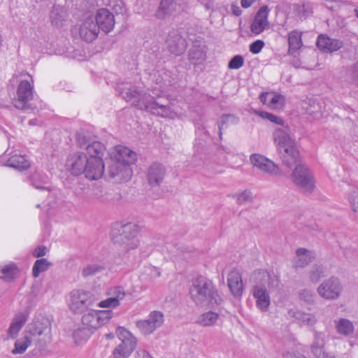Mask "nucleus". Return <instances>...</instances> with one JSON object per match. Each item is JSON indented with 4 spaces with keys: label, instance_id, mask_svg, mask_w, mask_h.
<instances>
[{
    "label": "nucleus",
    "instance_id": "obj_1",
    "mask_svg": "<svg viewBox=\"0 0 358 358\" xmlns=\"http://www.w3.org/2000/svg\"><path fill=\"white\" fill-rule=\"evenodd\" d=\"M121 93L127 101H131L140 109H145L161 117L173 119L182 115L181 110L175 104L178 103L176 100L171 101L168 98L159 97L155 99L147 93H143L135 86L125 89Z\"/></svg>",
    "mask_w": 358,
    "mask_h": 358
},
{
    "label": "nucleus",
    "instance_id": "obj_2",
    "mask_svg": "<svg viewBox=\"0 0 358 358\" xmlns=\"http://www.w3.org/2000/svg\"><path fill=\"white\" fill-rule=\"evenodd\" d=\"M79 151L74 153L70 159V171L72 175L78 176L83 173L91 180L100 179L105 170L103 157L88 155Z\"/></svg>",
    "mask_w": 358,
    "mask_h": 358
},
{
    "label": "nucleus",
    "instance_id": "obj_3",
    "mask_svg": "<svg viewBox=\"0 0 358 358\" xmlns=\"http://www.w3.org/2000/svg\"><path fill=\"white\" fill-rule=\"evenodd\" d=\"M273 139L283 163L288 167L299 162V153L288 126L278 127L273 130Z\"/></svg>",
    "mask_w": 358,
    "mask_h": 358
},
{
    "label": "nucleus",
    "instance_id": "obj_4",
    "mask_svg": "<svg viewBox=\"0 0 358 358\" xmlns=\"http://www.w3.org/2000/svg\"><path fill=\"white\" fill-rule=\"evenodd\" d=\"M190 297L198 306L214 307L221 304L222 299L212 281L203 276L193 280L189 289Z\"/></svg>",
    "mask_w": 358,
    "mask_h": 358
},
{
    "label": "nucleus",
    "instance_id": "obj_5",
    "mask_svg": "<svg viewBox=\"0 0 358 358\" xmlns=\"http://www.w3.org/2000/svg\"><path fill=\"white\" fill-rule=\"evenodd\" d=\"M138 232L139 227L135 223H115L112 227L111 240L115 244L122 245L126 251H129L139 245Z\"/></svg>",
    "mask_w": 358,
    "mask_h": 358
},
{
    "label": "nucleus",
    "instance_id": "obj_6",
    "mask_svg": "<svg viewBox=\"0 0 358 358\" xmlns=\"http://www.w3.org/2000/svg\"><path fill=\"white\" fill-rule=\"evenodd\" d=\"M278 279L267 271L260 273V282L253 287L252 296L256 299V306L262 312H266L271 303L268 289L276 287Z\"/></svg>",
    "mask_w": 358,
    "mask_h": 358
},
{
    "label": "nucleus",
    "instance_id": "obj_7",
    "mask_svg": "<svg viewBox=\"0 0 358 358\" xmlns=\"http://www.w3.org/2000/svg\"><path fill=\"white\" fill-rule=\"evenodd\" d=\"M27 77L28 79L22 80L18 84L16 97L13 99L14 106L22 110L30 108L29 101L34 99V79L29 73H27Z\"/></svg>",
    "mask_w": 358,
    "mask_h": 358
},
{
    "label": "nucleus",
    "instance_id": "obj_8",
    "mask_svg": "<svg viewBox=\"0 0 358 358\" xmlns=\"http://www.w3.org/2000/svg\"><path fill=\"white\" fill-rule=\"evenodd\" d=\"M99 296V294L94 291L73 290L71 292L70 308L74 312H82L85 308L96 303Z\"/></svg>",
    "mask_w": 358,
    "mask_h": 358
},
{
    "label": "nucleus",
    "instance_id": "obj_9",
    "mask_svg": "<svg viewBox=\"0 0 358 358\" xmlns=\"http://www.w3.org/2000/svg\"><path fill=\"white\" fill-rule=\"evenodd\" d=\"M294 164H296V167L292 174V180L303 191L310 193L315 187L312 174L303 165L298 164V162L293 165Z\"/></svg>",
    "mask_w": 358,
    "mask_h": 358
},
{
    "label": "nucleus",
    "instance_id": "obj_10",
    "mask_svg": "<svg viewBox=\"0 0 358 358\" xmlns=\"http://www.w3.org/2000/svg\"><path fill=\"white\" fill-rule=\"evenodd\" d=\"M99 25L96 23L94 14L89 11L83 15L80 24L79 33L80 37L87 42L95 40L99 34Z\"/></svg>",
    "mask_w": 358,
    "mask_h": 358
},
{
    "label": "nucleus",
    "instance_id": "obj_11",
    "mask_svg": "<svg viewBox=\"0 0 358 358\" xmlns=\"http://www.w3.org/2000/svg\"><path fill=\"white\" fill-rule=\"evenodd\" d=\"M76 143L80 148L86 150L88 155L103 157L106 150L102 143L92 141L89 134L85 131L76 134Z\"/></svg>",
    "mask_w": 358,
    "mask_h": 358
},
{
    "label": "nucleus",
    "instance_id": "obj_12",
    "mask_svg": "<svg viewBox=\"0 0 358 358\" xmlns=\"http://www.w3.org/2000/svg\"><path fill=\"white\" fill-rule=\"evenodd\" d=\"M164 322V314L161 311L153 310L147 319L137 321L136 325L143 334L149 335L159 328Z\"/></svg>",
    "mask_w": 358,
    "mask_h": 358
},
{
    "label": "nucleus",
    "instance_id": "obj_13",
    "mask_svg": "<svg viewBox=\"0 0 358 358\" xmlns=\"http://www.w3.org/2000/svg\"><path fill=\"white\" fill-rule=\"evenodd\" d=\"M107 171L115 182H127L132 176V170L128 164L111 158Z\"/></svg>",
    "mask_w": 358,
    "mask_h": 358
},
{
    "label": "nucleus",
    "instance_id": "obj_14",
    "mask_svg": "<svg viewBox=\"0 0 358 358\" xmlns=\"http://www.w3.org/2000/svg\"><path fill=\"white\" fill-rule=\"evenodd\" d=\"M341 291V282L337 278L334 277L325 280L317 288V292L320 296L331 300L338 298Z\"/></svg>",
    "mask_w": 358,
    "mask_h": 358
},
{
    "label": "nucleus",
    "instance_id": "obj_15",
    "mask_svg": "<svg viewBox=\"0 0 358 358\" xmlns=\"http://www.w3.org/2000/svg\"><path fill=\"white\" fill-rule=\"evenodd\" d=\"M169 51L176 55H182L187 48V42L178 30H173L169 33L166 40Z\"/></svg>",
    "mask_w": 358,
    "mask_h": 358
},
{
    "label": "nucleus",
    "instance_id": "obj_16",
    "mask_svg": "<svg viewBox=\"0 0 358 358\" xmlns=\"http://www.w3.org/2000/svg\"><path fill=\"white\" fill-rule=\"evenodd\" d=\"M94 20L99 29L105 33H109L114 28L115 21L114 15L106 8H99L94 15Z\"/></svg>",
    "mask_w": 358,
    "mask_h": 358
},
{
    "label": "nucleus",
    "instance_id": "obj_17",
    "mask_svg": "<svg viewBox=\"0 0 358 358\" xmlns=\"http://www.w3.org/2000/svg\"><path fill=\"white\" fill-rule=\"evenodd\" d=\"M110 155L112 159L123 162L129 166L131 164H134L137 159L136 154L134 151L122 145L115 147L113 151L110 153Z\"/></svg>",
    "mask_w": 358,
    "mask_h": 358
},
{
    "label": "nucleus",
    "instance_id": "obj_18",
    "mask_svg": "<svg viewBox=\"0 0 358 358\" xmlns=\"http://www.w3.org/2000/svg\"><path fill=\"white\" fill-rule=\"evenodd\" d=\"M268 27V7L264 6L256 13L250 26V30L255 34H259Z\"/></svg>",
    "mask_w": 358,
    "mask_h": 358
},
{
    "label": "nucleus",
    "instance_id": "obj_19",
    "mask_svg": "<svg viewBox=\"0 0 358 358\" xmlns=\"http://www.w3.org/2000/svg\"><path fill=\"white\" fill-rule=\"evenodd\" d=\"M343 45L342 41L331 38L327 35L320 34L317 37V46L324 52H333L341 48Z\"/></svg>",
    "mask_w": 358,
    "mask_h": 358
},
{
    "label": "nucleus",
    "instance_id": "obj_20",
    "mask_svg": "<svg viewBox=\"0 0 358 358\" xmlns=\"http://www.w3.org/2000/svg\"><path fill=\"white\" fill-rule=\"evenodd\" d=\"M207 47L201 42L196 41L188 52V59L194 65L200 64L206 59Z\"/></svg>",
    "mask_w": 358,
    "mask_h": 358
},
{
    "label": "nucleus",
    "instance_id": "obj_21",
    "mask_svg": "<svg viewBox=\"0 0 358 358\" xmlns=\"http://www.w3.org/2000/svg\"><path fill=\"white\" fill-rule=\"evenodd\" d=\"M166 169L164 165L159 163L152 164L147 173L148 180L152 186L159 185L165 176Z\"/></svg>",
    "mask_w": 358,
    "mask_h": 358
},
{
    "label": "nucleus",
    "instance_id": "obj_22",
    "mask_svg": "<svg viewBox=\"0 0 358 358\" xmlns=\"http://www.w3.org/2000/svg\"><path fill=\"white\" fill-rule=\"evenodd\" d=\"M315 257L316 255L314 251L300 248L296 250L293 266L295 268H303L312 262Z\"/></svg>",
    "mask_w": 358,
    "mask_h": 358
},
{
    "label": "nucleus",
    "instance_id": "obj_23",
    "mask_svg": "<svg viewBox=\"0 0 358 358\" xmlns=\"http://www.w3.org/2000/svg\"><path fill=\"white\" fill-rule=\"evenodd\" d=\"M227 285L230 292L234 296H240L243 294V282L240 272L237 269L231 270L227 276Z\"/></svg>",
    "mask_w": 358,
    "mask_h": 358
},
{
    "label": "nucleus",
    "instance_id": "obj_24",
    "mask_svg": "<svg viewBox=\"0 0 358 358\" xmlns=\"http://www.w3.org/2000/svg\"><path fill=\"white\" fill-rule=\"evenodd\" d=\"M287 315L289 317L294 318L301 325L313 327L317 322L315 315L313 314L296 309L289 310Z\"/></svg>",
    "mask_w": 358,
    "mask_h": 358
},
{
    "label": "nucleus",
    "instance_id": "obj_25",
    "mask_svg": "<svg viewBox=\"0 0 358 358\" xmlns=\"http://www.w3.org/2000/svg\"><path fill=\"white\" fill-rule=\"evenodd\" d=\"M116 334L118 338L121 341L119 344L129 349L134 350L136 346V338L133 334L122 327H119L116 329Z\"/></svg>",
    "mask_w": 358,
    "mask_h": 358
},
{
    "label": "nucleus",
    "instance_id": "obj_26",
    "mask_svg": "<svg viewBox=\"0 0 358 358\" xmlns=\"http://www.w3.org/2000/svg\"><path fill=\"white\" fill-rule=\"evenodd\" d=\"M178 5L175 0H162L155 16L158 19H164L176 11Z\"/></svg>",
    "mask_w": 358,
    "mask_h": 358
},
{
    "label": "nucleus",
    "instance_id": "obj_27",
    "mask_svg": "<svg viewBox=\"0 0 358 358\" xmlns=\"http://www.w3.org/2000/svg\"><path fill=\"white\" fill-rule=\"evenodd\" d=\"M66 17V8L65 6L55 5L50 13V20L52 24L59 27H62L65 22Z\"/></svg>",
    "mask_w": 358,
    "mask_h": 358
},
{
    "label": "nucleus",
    "instance_id": "obj_28",
    "mask_svg": "<svg viewBox=\"0 0 358 358\" xmlns=\"http://www.w3.org/2000/svg\"><path fill=\"white\" fill-rule=\"evenodd\" d=\"M334 324L337 332L343 336H348L354 332L353 324L348 319L340 318L336 320Z\"/></svg>",
    "mask_w": 358,
    "mask_h": 358
},
{
    "label": "nucleus",
    "instance_id": "obj_29",
    "mask_svg": "<svg viewBox=\"0 0 358 358\" xmlns=\"http://www.w3.org/2000/svg\"><path fill=\"white\" fill-rule=\"evenodd\" d=\"M6 165L18 170H24L30 166V162L24 156L15 155L7 160Z\"/></svg>",
    "mask_w": 358,
    "mask_h": 358
},
{
    "label": "nucleus",
    "instance_id": "obj_30",
    "mask_svg": "<svg viewBox=\"0 0 358 358\" xmlns=\"http://www.w3.org/2000/svg\"><path fill=\"white\" fill-rule=\"evenodd\" d=\"M219 317V313L210 310L199 317L198 323L203 327H210L215 324Z\"/></svg>",
    "mask_w": 358,
    "mask_h": 358
},
{
    "label": "nucleus",
    "instance_id": "obj_31",
    "mask_svg": "<svg viewBox=\"0 0 358 358\" xmlns=\"http://www.w3.org/2000/svg\"><path fill=\"white\" fill-rule=\"evenodd\" d=\"M289 54H294L302 45L301 35L296 31H292L289 33L288 37Z\"/></svg>",
    "mask_w": 358,
    "mask_h": 358
},
{
    "label": "nucleus",
    "instance_id": "obj_32",
    "mask_svg": "<svg viewBox=\"0 0 358 358\" xmlns=\"http://www.w3.org/2000/svg\"><path fill=\"white\" fill-rule=\"evenodd\" d=\"M82 322L88 329H96L100 327V323H98L96 312L94 310L85 314L82 317Z\"/></svg>",
    "mask_w": 358,
    "mask_h": 358
},
{
    "label": "nucleus",
    "instance_id": "obj_33",
    "mask_svg": "<svg viewBox=\"0 0 358 358\" xmlns=\"http://www.w3.org/2000/svg\"><path fill=\"white\" fill-rule=\"evenodd\" d=\"M156 74L159 76H162V79L155 78V83L159 84L162 87H166L173 84V79L171 76V72L169 71L162 69V71H154V76L156 77Z\"/></svg>",
    "mask_w": 358,
    "mask_h": 358
},
{
    "label": "nucleus",
    "instance_id": "obj_34",
    "mask_svg": "<svg viewBox=\"0 0 358 358\" xmlns=\"http://www.w3.org/2000/svg\"><path fill=\"white\" fill-rule=\"evenodd\" d=\"M51 263L46 259H37L32 268V274L34 278H37L42 272L47 271L51 266Z\"/></svg>",
    "mask_w": 358,
    "mask_h": 358
},
{
    "label": "nucleus",
    "instance_id": "obj_35",
    "mask_svg": "<svg viewBox=\"0 0 358 358\" xmlns=\"http://www.w3.org/2000/svg\"><path fill=\"white\" fill-rule=\"evenodd\" d=\"M238 122V118L231 114H227L224 115L221 117V120L218 124V129H219V136L220 140H222V129H224V126H227L229 124H236Z\"/></svg>",
    "mask_w": 358,
    "mask_h": 358
},
{
    "label": "nucleus",
    "instance_id": "obj_36",
    "mask_svg": "<svg viewBox=\"0 0 358 358\" xmlns=\"http://www.w3.org/2000/svg\"><path fill=\"white\" fill-rule=\"evenodd\" d=\"M238 205H245L252 203L253 196L250 190L245 189L241 192H238L234 195Z\"/></svg>",
    "mask_w": 358,
    "mask_h": 358
},
{
    "label": "nucleus",
    "instance_id": "obj_37",
    "mask_svg": "<svg viewBox=\"0 0 358 358\" xmlns=\"http://www.w3.org/2000/svg\"><path fill=\"white\" fill-rule=\"evenodd\" d=\"M31 185L38 189H48L45 185L48 183L49 180L44 176L41 174L33 175L30 178Z\"/></svg>",
    "mask_w": 358,
    "mask_h": 358
},
{
    "label": "nucleus",
    "instance_id": "obj_38",
    "mask_svg": "<svg viewBox=\"0 0 358 358\" xmlns=\"http://www.w3.org/2000/svg\"><path fill=\"white\" fill-rule=\"evenodd\" d=\"M31 341L28 336H25L22 339L16 341L15 348L12 350V353L14 355L24 353L27 348L31 345Z\"/></svg>",
    "mask_w": 358,
    "mask_h": 358
},
{
    "label": "nucleus",
    "instance_id": "obj_39",
    "mask_svg": "<svg viewBox=\"0 0 358 358\" xmlns=\"http://www.w3.org/2000/svg\"><path fill=\"white\" fill-rule=\"evenodd\" d=\"M105 269V267L99 264H87L83 269L82 275L83 277H88L96 275Z\"/></svg>",
    "mask_w": 358,
    "mask_h": 358
},
{
    "label": "nucleus",
    "instance_id": "obj_40",
    "mask_svg": "<svg viewBox=\"0 0 358 358\" xmlns=\"http://www.w3.org/2000/svg\"><path fill=\"white\" fill-rule=\"evenodd\" d=\"M90 336V329L87 328L78 329L74 331L73 338L77 345L85 343Z\"/></svg>",
    "mask_w": 358,
    "mask_h": 358
},
{
    "label": "nucleus",
    "instance_id": "obj_41",
    "mask_svg": "<svg viewBox=\"0 0 358 358\" xmlns=\"http://www.w3.org/2000/svg\"><path fill=\"white\" fill-rule=\"evenodd\" d=\"M260 171L272 176L280 175L279 166L270 159L264 163Z\"/></svg>",
    "mask_w": 358,
    "mask_h": 358
},
{
    "label": "nucleus",
    "instance_id": "obj_42",
    "mask_svg": "<svg viewBox=\"0 0 358 358\" xmlns=\"http://www.w3.org/2000/svg\"><path fill=\"white\" fill-rule=\"evenodd\" d=\"M324 275V268L323 266L315 264L310 272V280L313 282H317Z\"/></svg>",
    "mask_w": 358,
    "mask_h": 358
},
{
    "label": "nucleus",
    "instance_id": "obj_43",
    "mask_svg": "<svg viewBox=\"0 0 358 358\" xmlns=\"http://www.w3.org/2000/svg\"><path fill=\"white\" fill-rule=\"evenodd\" d=\"M134 350L127 347L117 345L113 350L114 358H128Z\"/></svg>",
    "mask_w": 358,
    "mask_h": 358
},
{
    "label": "nucleus",
    "instance_id": "obj_44",
    "mask_svg": "<svg viewBox=\"0 0 358 358\" xmlns=\"http://www.w3.org/2000/svg\"><path fill=\"white\" fill-rule=\"evenodd\" d=\"M268 160V159L259 154H252L250 157L251 164L259 170Z\"/></svg>",
    "mask_w": 358,
    "mask_h": 358
},
{
    "label": "nucleus",
    "instance_id": "obj_45",
    "mask_svg": "<svg viewBox=\"0 0 358 358\" xmlns=\"http://www.w3.org/2000/svg\"><path fill=\"white\" fill-rule=\"evenodd\" d=\"M96 312L97 314L98 323H100V327L108 322L113 315L112 310H99Z\"/></svg>",
    "mask_w": 358,
    "mask_h": 358
},
{
    "label": "nucleus",
    "instance_id": "obj_46",
    "mask_svg": "<svg viewBox=\"0 0 358 358\" xmlns=\"http://www.w3.org/2000/svg\"><path fill=\"white\" fill-rule=\"evenodd\" d=\"M108 294L117 299V301L120 302V300L124 298L125 292L123 287L118 286L111 288L108 292Z\"/></svg>",
    "mask_w": 358,
    "mask_h": 358
},
{
    "label": "nucleus",
    "instance_id": "obj_47",
    "mask_svg": "<svg viewBox=\"0 0 358 358\" xmlns=\"http://www.w3.org/2000/svg\"><path fill=\"white\" fill-rule=\"evenodd\" d=\"M244 63L243 57L241 55H236L229 62V69H238L243 66Z\"/></svg>",
    "mask_w": 358,
    "mask_h": 358
},
{
    "label": "nucleus",
    "instance_id": "obj_48",
    "mask_svg": "<svg viewBox=\"0 0 358 358\" xmlns=\"http://www.w3.org/2000/svg\"><path fill=\"white\" fill-rule=\"evenodd\" d=\"M284 100L283 96L273 92L271 99L270 108L273 109L280 108L284 105Z\"/></svg>",
    "mask_w": 358,
    "mask_h": 358
},
{
    "label": "nucleus",
    "instance_id": "obj_49",
    "mask_svg": "<svg viewBox=\"0 0 358 358\" xmlns=\"http://www.w3.org/2000/svg\"><path fill=\"white\" fill-rule=\"evenodd\" d=\"M260 115L263 118L266 119L271 122L275 123L278 125H280L281 127L285 126L284 120L281 117H280L277 115H275L273 114H271V113H269L267 112H262Z\"/></svg>",
    "mask_w": 358,
    "mask_h": 358
},
{
    "label": "nucleus",
    "instance_id": "obj_50",
    "mask_svg": "<svg viewBox=\"0 0 358 358\" xmlns=\"http://www.w3.org/2000/svg\"><path fill=\"white\" fill-rule=\"evenodd\" d=\"M325 343V335L322 332L315 331L314 341L311 348L324 347Z\"/></svg>",
    "mask_w": 358,
    "mask_h": 358
},
{
    "label": "nucleus",
    "instance_id": "obj_51",
    "mask_svg": "<svg viewBox=\"0 0 358 358\" xmlns=\"http://www.w3.org/2000/svg\"><path fill=\"white\" fill-rule=\"evenodd\" d=\"M120 305V302L117 299H115L113 296H110L108 299L99 302L98 306L101 308H115Z\"/></svg>",
    "mask_w": 358,
    "mask_h": 358
},
{
    "label": "nucleus",
    "instance_id": "obj_52",
    "mask_svg": "<svg viewBox=\"0 0 358 358\" xmlns=\"http://www.w3.org/2000/svg\"><path fill=\"white\" fill-rule=\"evenodd\" d=\"M27 321V316L23 313H17L13 319L11 324H15L16 327H18L20 329H22L23 325L25 324Z\"/></svg>",
    "mask_w": 358,
    "mask_h": 358
},
{
    "label": "nucleus",
    "instance_id": "obj_53",
    "mask_svg": "<svg viewBox=\"0 0 358 358\" xmlns=\"http://www.w3.org/2000/svg\"><path fill=\"white\" fill-rule=\"evenodd\" d=\"M311 351L316 358H334V356L325 352L324 347L311 348Z\"/></svg>",
    "mask_w": 358,
    "mask_h": 358
},
{
    "label": "nucleus",
    "instance_id": "obj_54",
    "mask_svg": "<svg viewBox=\"0 0 358 358\" xmlns=\"http://www.w3.org/2000/svg\"><path fill=\"white\" fill-rule=\"evenodd\" d=\"M299 296L301 300L307 303H312L314 301L315 295L313 292L308 289H303L299 292Z\"/></svg>",
    "mask_w": 358,
    "mask_h": 358
},
{
    "label": "nucleus",
    "instance_id": "obj_55",
    "mask_svg": "<svg viewBox=\"0 0 358 358\" xmlns=\"http://www.w3.org/2000/svg\"><path fill=\"white\" fill-rule=\"evenodd\" d=\"M264 46V42L262 40H257L250 45V51L253 54H258Z\"/></svg>",
    "mask_w": 358,
    "mask_h": 358
},
{
    "label": "nucleus",
    "instance_id": "obj_56",
    "mask_svg": "<svg viewBox=\"0 0 358 358\" xmlns=\"http://www.w3.org/2000/svg\"><path fill=\"white\" fill-rule=\"evenodd\" d=\"M303 107L307 113L312 115L320 110V107L317 103H304Z\"/></svg>",
    "mask_w": 358,
    "mask_h": 358
},
{
    "label": "nucleus",
    "instance_id": "obj_57",
    "mask_svg": "<svg viewBox=\"0 0 358 358\" xmlns=\"http://www.w3.org/2000/svg\"><path fill=\"white\" fill-rule=\"evenodd\" d=\"M352 210L358 215V192H353L350 197Z\"/></svg>",
    "mask_w": 358,
    "mask_h": 358
},
{
    "label": "nucleus",
    "instance_id": "obj_58",
    "mask_svg": "<svg viewBox=\"0 0 358 358\" xmlns=\"http://www.w3.org/2000/svg\"><path fill=\"white\" fill-rule=\"evenodd\" d=\"M273 94V92L262 93L261 95L259 96L260 101L264 105H266L268 107H270L271 99H272Z\"/></svg>",
    "mask_w": 358,
    "mask_h": 358
},
{
    "label": "nucleus",
    "instance_id": "obj_59",
    "mask_svg": "<svg viewBox=\"0 0 358 358\" xmlns=\"http://www.w3.org/2000/svg\"><path fill=\"white\" fill-rule=\"evenodd\" d=\"M20 329H21L16 327L15 324H10L7 332V338H14L17 335Z\"/></svg>",
    "mask_w": 358,
    "mask_h": 358
},
{
    "label": "nucleus",
    "instance_id": "obj_60",
    "mask_svg": "<svg viewBox=\"0 0 358 358\" xmlns=\"http://www.w3.org/2000/svg\"><path fill=\"white\" fill-rule=\"evenodd\" d=\"M47 248L44 245L38 246L33 251V255L35 257H43L46 255Z\"/></svg>",
    "mask_w": 358,
    "mask_h": 358
},
{
    "label": "nucleus",
    "instance_id": "obj_61",
    "mask_svg": "<svg viewBox=\"0 0 358 358\" xmlns=\"http://www.w3.org/2000/svg\"><path fill=\"white\" fill-rule=\"evenodd\" d=\"M14 266L7 265L2 268V273L4 277H10L14 273Z\"/></svg>",
    "mask_w": 358,
    "mask_h": 358
},
{
    "label": "nucleus",
    "instance_id": "obj_62",
    "mask_svg": "<svg viewBox=\"0 0 358 358\" xmlns=\"http://www.w3.org/2000/svg\"><path fill=\"white\" fill-rule=\"evenodd\" d=\"M231 10L233 15L235 16H239L242 13V10L238 6V3L236 2H234L231 5Z\"/></svg>",
    "mask_w": 358,
    "mask_h": 358
},
{
    "label": "nucleus",
    "instance_id": "obj_63",
    "mask_svg": "<svg viewBox=\"0 0 358 358\" xmlns=\"http://www.w3.org/2000/svg\"><path fill=\"white\" fill-rule=\"evenodd\" d=\"M351 78L353 82L358 85V64H356L352 70Z\"/></svg>",
    "mask_w": 358,
    "mask_h": 358
},
{
    "label": "nucleus",
    "instance_id": "obj_64",
    "mask_svg": "<svg viewBox=\"0 0 358 358\" xmlns=\"http://www.w3.org/2000/svg\"><path fill=\"white\" fill-rule=\"evenodd\" d=\"M136 358H153L147 351L138 350L136 352Z\"/></svg>",
    "mask_w": 358,
    "mask_h": 358
}]
</instances>
